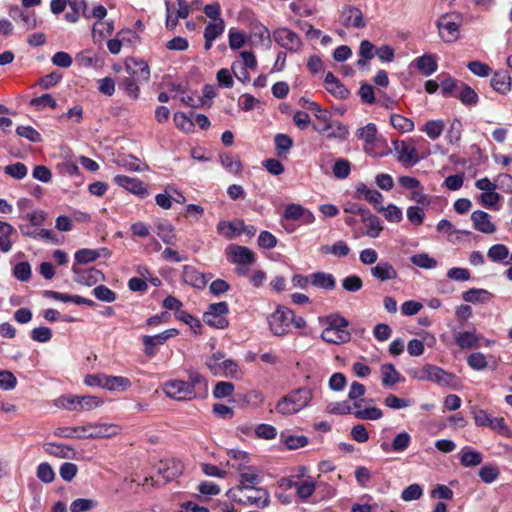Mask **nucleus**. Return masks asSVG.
<instances>
[{"label": "nucleus", "instance_id": "nucleus-1", "mask_svg": "<svg viewBox=\"0 0 512 512\" xmlns=\"http://www.w3.org/2000/svg\"><path fill=\"white\" fill-rule=\"evenodd\" d=\"M312 397L311 389L306 387L298 388L282 397L276 404L275 409L282 415H293L307 407Z\"/></svg>", "mask_w": 512, "mask_h": 512}, {"label": "nucleus", "instance_id": "nucleus-2", "mask_svg": "<svg viewBox=\"0 0 512 512\" xmlns=\"http://www.w3.org/2000/svg\"><path fill=\"white\" fill-rule=\"evenodd\" d=\"M222 352H215L206 359V366L214 376L235 378L239 374L238 364L232 359H224Z\"/></svg>", "mask_w": 512, "mask_h": 512}, {"label": "nucleus", "instance_id": "nucleus-3", "mask_svg": "<svg viewBox=\"0 0 512 512\" xmlns=\"http://www.w3.org/2000/svg\"><path fill=\"white\" fill-rule=\"evenodd\" d=\"M462 19L458 14H444L436 22L439 36L446 43H453L459 38Z\"/></svg>", "mask_w": 512, "mask_h": 512}, {"label": "nucleus", "instance_id": "nucleus-4", "mask_svg": "<svg viewBox=\"0 0 512 512\" xmlns=\"http://www.w3.org/2000/svg\"><path fill=\"white\" fill-rule=\"evenodd\" d=\"M329 325L322 331L323 341L331 344H342L350 340L348 330L349 322H328Z\"/></svg>", "mask_w": 512, "mask_h": 512}, {"label": "nucleus", "instance_id": "nucleus-5", "mask_svg": "<svg viewBox=\"0 0 512 512\" xmlns=\"http://www.w3.org/2000/svg\"><path fill=\"white\" fill-rule=\"evenodd\" d=\"M272 36L279 46L288 51L297 52L302 46L300 37L294 31L286 27L275 29Z\"/></svg>", "mask_w": 512, "mask_h": 512}, {"label": "nucleus", "instance_id": "nucleus-6", "mask_svg": "<svg viewBox=\"0 0 512 512\" xmlns=\"http://www.w3.org/2000/svg\"><path fill=\"white\" fill-rule=\"evenodd\" d=\"M165 393L176 400H191L197 397V391H192L191 384L183 380H173L165 385Z\"/></svg>", "mask_w": 512, "mask_h": 512}, {"label": "nucleus", "instance_id": "nucleus-7", "mask_svg": "<svg viewBox=\"0 0 512 512\" xmlns=\"http://www.w3.org/2000/svg\"><path fill=\"white\" fill-rule=\"evenodd\" d=\"M178 334L179 330L177 329H167L153 336H144L142 342L145 354L149 357L154 356L156 346L163 345L169 338L175 337Z\"/></svg>", "mask_w": 512, "mask_h": 512}, {"label": "nucleus", "instance_id": "nucleus-8", "mask_svg": "<svg viewBox=\"0 0 512 512\" xmlns=\"http://www.w3.org/2000/svg\"><path fill=\"white\" fill-rule=\"evenodd\" d=\"M341 24L346 28H357L361 29L366 26V22L363 17V13L357 7L345 6L340 16Z\"/></svg>", "mask_w": 512, "mask_h": 512}, {"label": "nucleus", "instance_id": "nucleus-9", "mask_svg": "<svg viewBox=\"0 0 512 512\" xmlns=\"http://www.w3.org/2000/svg\"><path fill=\"white\" fill-rule=\"evenodd\" d=\"M183 472V465L175 459L161 461L157 468V473L163 478V484L171 482L179 477Z\"/></svg>", "mask_w": 512, "mask_h": 512}, {"label": "nucleus", "instance_id": "nucleus-10", "mask_svg": "<svg viewBox=\"0 0 512 512\" xmlns=\"http://www.w3.org/2000/svg\"><path fill=\"white\" fill-rule=\"evenodd\" d=\"M114 181L125 190L139 196L140 198H145L149 195V192L144 186V183L137 178L129 177L126 175H117L115 176Z\"/></svg>", "mask_w": 512, "mask_h": 512}, {"label": "nucleus", "instance_id": "nucleus-11", "mask_svg": "<svg viewBox=\"0 0 512 512\" xmlns=\"http://www.w3.org/2000/svg\"><path fill=\"white\" fill-rule=\"evenodd\" d=\"M96 428L92 425L77 427H59L55 429L54 435L62 438H93Z\"/></svg>", "mask_w": 512, "mask_h": 512}, {"label": "nucleus", "instance_id": "nucleus-12", "mask_svg": "<svg viewBox=\"0 0 512 512\" xmlns=\"http://www.w3.org/2000/svg\"><path fill=\"white\" fill-rule=\"evenodd\" d=\"M131 382L128 378L122 376H108L98 374V387L109 391L123 392L129 389Z\"/></svg>", "mask_w": 512, "mask_h": 512}, {"label": "nucleus", "instance_id": "nucleus-13", "mask_svg": "<svg viewBox=\"0 0 512 512\" xmlns=\"http://www.w3.org/2000/svg\"><path fill=\"white\" fill-rule=\"evenodd\" d=\"M59 405L66 409L75 410L80 406L82 410H90L96 405L95 397L93 396H68L62 397L58 400Z\"/></svg>", "mask_w": 512, "mask_h": 512}, {"label": "nucleus", "instance_id": "nucleus-14", "mask_svg": "<svg viewBox=\"0 0 512 512\" xmlns=\"http://www.w3.org/2000/svg\"><path fill=\"white\" fill-rule=\"evenodd\" d=\"M429 381L439 386L456 388L459 380L456 375L443 370L440 367L433 365L430 368Z\"/></svg>", "mask_w": 512, "mask_h": 512}, {"label": "nucleus", "instance_id": "nucleus-15", "mask_svg": "<svg viewBox=\"0 0 512 512\" xmlns=\"http://www.w3.org/2000/svg\"><path fill=\"white\" fill-rule=\"evenodd\" d=\"M354 196L356 199L365 200L373 204L375 208L379 207L383 202V195L379 191L369 188L364 183L356 185Z\"/></svg>", "mask_w": 512, "mask_h": 512}, {"label": "nucleus", "instance_id": "nucleus-16", "mask_svg": "<svg viewBox=\"0 0 512 512\" xmlns=\"http://www.w3.org/2000/svg\"><path fill=\"white\" fill-rule=\"evenodd\" d=\"M325 89L334 97L344 100L350 95V91L341 83L332 72H328L324 79Z\"/></svg>", "mask_w": 512, "mask_h": 512}, {"label": "nucleus", "instance_id": "nucleus-17", "mask_svg": "<svg viewBox=\"0 0 512 512\" xmlns=\"http://www.w3.org/2000/svg\"><path fill=\"white\" fill-rule=\"evenodd\" d=\"M454 341L461 349H472L480 346L481 337L475 331L453 330Z\"/></svg>", "mask_w": 512, "mask_h": 512}, {"label": "nucleus", "instance_id": "nucleus-18", "mask_svg": "<svg viewBox=\"0 0 512 512\" xmlns=\"http://www.w3.org/2000/svg\"><path fill=\"white\" fill-rule=\"evenodd\" d=\"M471 220L475 230L484 233L492 234L495 232L496 227L490 221V215L482 210H476L471 214Z\"/></svg>", "mask_w": 512, "mask_h": 512}, {"label": "nucleus", "instance_id": "nucleus-19", "mask_svg": "<svg viewBox=\"0 0 512 512\" xmlns=\"http://www.w3.org/2000/svg\"><path fill=\"white\" fill-rule=\"evenodd\" d=\"M395 150L398 152V160L404 165L413 166L419 162L416 148L407 145L404 141L396 142Z\"/></svg>", "mask_w": 512, "mask_h": 512}, {"label": "nucleus", "instance_id": "nucleus-20", "mask_svg": "<svg viewBox=\"0 0 512 512\" xmlns=\"http://www.w3.org/2000/svg\"><path fill=\"white\" fill-rule=\"evenodd\" d=\"M229 255L232 261L237 264H252L255 261L254 253L245 246L231 245Z\"/></svg>", "mask_w": 512, "mask_h": 512}, {"label": "nucleus", "instance_id": "nucleus-21", "mask_svg": "<svg viewBox=\"0 0 512 512\" xmlns=\"http://www.w3.org/2000/svg\"><path fill=\"white\" fill-rule=\"evenodd\" d=\"M44 449L48 454L62 459H74L76 455L72 446L61 443H46Z\"/></svg>", "mask_w": 512, "mask_h": 512}, {"label": "nucleus", "instance_id": "nucleus-22", "mask_svg": "<svg viewBox=\"0 0 512 512\" xmlns=\"http://www.w3.org/2000/svg\"><path fill=\"white\" fill-rule=\"evenodd\" d=\"M183 279L185 283L197 289H203L207 284L206 276L189 265L183 268Z\"/></svg>", "mask_w": 512, "mask_h": 512}, {"label": "nucleus", "instance_id": "nucleus-23", "mask_svg": "<svg viewBox=\"0 0 512 512\" xmlns=\"http://www.w3.org/2000/svg\"><path fill=\"white\" fill-rule=\"evenodd\" d=\"M261 478L259 476V471L254 466H249L246 471H242L240 473L239 478V487L243 490H251L256 489V485L259 484Z\"/></svg>", "mask_w": 512, "mask_h": 512}, {"label": "nucleus", "instance_id": "nucleus-24", "mask_svg": "<svg viewBox=\"0 0 512 512\" xmlns=\"http://www.w3.org/2000/svg\"><path fill=\"white\" fill-rule=\"evenodd\" d=\"M491 87L500 94H506L511 90V77L507 71H497L490 81Z\"/></svg>", "mask_w": 512, "mask_h": 512}, {"label": "nucleus", "instance_id": "nucleus-25", "mask_svg": "<svg viewBox=\"0 0 512 512\" xmlns=\"http://www.w3.org/2000/svg\"><path fill=\"white\" fill-rule=\"evenodd\" d=\"M371 274L381 282L397 278V271L389 262H379L376 266L371 268Z\"/></svg>", "mask_w": 512, "mask_h": 512}, {"label": "nucleus", "instance_id": "nucleus-26", "mask_svg": "<svg viewBox=\"0 0 512 512\" xmlns=\"http://www.w3.org/2000/svg\"><path fill=\"white\" fill-rule=\"evenodd\" d=\"M163 307L174 312L175 320H194L193 317L182 309L183 304L175 297L168 296L163 301Z\"/></svg>", "mask_w": 512, "mask_h": 512}, {"label": "nucleus", "instance_id": "nucleus-27", "mask_svg": "<svg viewBox=\"0 0 512 512\" xmlns=\"http://www.w3.org/2000/svg\"><path fill=\"white\" fill-rule=\"evenodd\" d=\"M259 495L258 496H246L245 498H239L238 502L243 505L257 506L259 508H265L270 504V495L267 490L262 488L254 489Z\"/></svg>", "mask_w": 512, "mask_h": 512}, {"label": "nucleus", "instance_id": "nucleus-28", "mask_svg": "<svg viewBox=\"0 0 512 512\" xmlns=\"http://www.w3.org/2000/svg\"><path fill=\"white\" fill-rule=\"evenodd\" d=\"M72 271L75 274V280L83 285L93 286L96 284V270L94 268H84L73 265Z\"/></svg>", "mask_w": 512, "mask_h": 512}, {"label": "nucleus", "instance_id": "nucleus-29", "mask_svg": "<svg viewBox=\"0 0 512 512\" xmlns=\"http://www.w3.org/2000/svg\"><path fill=\"white\" fill-rule=\"evenodd\" d=\"M157 236L167 245H175L176 233L174 227L167 221H159L156 223Z\"/></svg>", "mask_w": 512, "mask_h": 512}, {"label": "nucleus", "instance_id": "nucleus-30", "mask_svg": "<svg viewBox=\"0 0 512 512\" xmlns=\"http://www.w3.org/2000/svg\"><path fill=\"white\" fill-rule=\"evenodd\" d=\"M410 442L411 436L407 432H401L394 437L390 446L386 443H382L381 448L386 452L390 450L394 452H403L409 447Z\"/></svg>", "mask_w": 512, "mask_h": 512}, {"label": "nucleus", "instance_id": "nucleus-31", "mask_svg": "<svg viewBox=\"0 0 512 512\" xmlns=\"http://www.w3.org/2000/svg\"><path fill=\"white\" fill-rule=\"evenodd\" d=\"M134 67L130 64L126 65L128 71H130V76L135 78L137 81H148L150 78V69L148 64L142 60H132Z\"/></svg>", "mask_w": 512, "mask_h": 512}, {"label": "nucleus", "instance_id": "nucleus-32", "mask_svg": "<svg viewBox=\"0 0 512 512\" xmlns=\"http://www.w3.org/2000/svg\"><path fill=\"white\" fill-rule=\"evenodd\" d=\"M423 75L430 76L437 70V62L432 55H423L412 62Z\"/></svg>", "mask_w": 512, "mask_h": 512}, {"label": "nucleus", "instance_id": "nucleus-33", "mask_svg": "<svg viewBox=\"0 0 512 512\" xmlns=\"http://www.w3.org/2000/svg\"><path fill=\"white\" fill-rule=\"evenodd\" d=\"M364 225L367 227L366 235L371 238H376L379 236L383 227L381 226L380 219L372 214L369 210L363 215L361 218Z\"/></svg>", "mask_w": 512, "mask_h": 512}, {"label": "nucleus", "instance_id": "nucleus-34", "mask_svg": "<svg viewBox=\"0 0 512 512\" xmlns=\"http://www.w3.org/2000/svg\"><path fill=\"white\" fill-rule=\"evenodd\" d=\"M311 285L317 288L332 290L335 288L336 280L330 273L316 272L311 274Z\"/></svg>", "mask_w": 512, "mask_h": 512}, {"label": "nucleus", "instance_id": "nucleus-35", "mask_svg": "<svg viewBox=\"0 0 512 512\" xmlns=\"http://www.w3.org/2000/svg\"><path fill=\"white\" fill-rule=\"evenodd\" d=\"M382 385L391 387L400 382V373L395 369L393 364H384L381 366Z\"/></svg>", "mask_w": 512, "mask_h": 512}, {"label": "nucleus", "instance_id": "nucleus-36", "mask_svg": "<svg viewBox=\"0 0 512 512\" xmlns=\"http://www.w3.org/2000/svg\"><path fill=\"white\" fill-rule=\"evenodd\" d=\"M44 294L48 298H52V299H55V300H61L63 302H73L75 304H87V305H93L94 304L92 300L83 298V297L78 296V295L72 296V295H69V294H66V293H60V292L50 291V290L45 291Z\"/></svg>", "mask_w": 512, "mask_h": 512}, {"label": "nucleus", "instance_id": "nucleus-37", "mask_svg": "<svg viewBox=\"0 0 512 512\" xmlns=\"http://www.w3.org/2000/svg\"><path fill=\"white\" fill-rule=\"evenodd\" d=\"M75 63L79 68L90 69L95 66L96 52L93 49H85L75 57Z\"/></svg>", "mask_w": 512, "mask_h": 512}, {"label": "nucleus", "instance_id": "nucleus-38", "mask_svg": "<svg viewBox=\"0 0 512 512\" xmlns=\"http://www.w3.org/2000/svg\"><path fill=\"white\" fill-rule=\"evenodd\" d=\"M270 331L275 336H284L289 333L291 324L295 325L297 329H304L306 322H268Z\"/></svg>", "mask_w": 512, "mask_h": 512}, {"label": "nucleus", "instance_id": "nucleus-39", "mask_svg": "<svg viewBox=\"0 0 512 512\" xmlns=\"http://www.w3.org/2000/svg\"><path fill=\"white\" fill-rule=\"evenodd\" d=\"M320 251L323 254H332L337 257H346L350 253L349 246L344 241H337L333 245H322Z\"/></svg>", "mask_w": 512, "mask_h": 512}, {"label": "nucleus", "instance_id": "nucleus-40", "mask_svg": "<svg viewBox=\"0 0 512 512\" xmlns=\"http://www.w3.org/2000/svg\"><path fill=\"white\" fill-rule=\"evenodd\" d=\"M391 125L402 133L412 132L414 130V122L400 114H392L390 116Z\"/></svg>", "mask_w": 512, "mask_h": 512}, {"label": "nucleus", "instance_id": "nucleus-41", "mask_svg": "<svg viewBox=\"0 0 512 512\" xmlns=\"http://www.w3.org/2000/svg\"><path fill=\"white\" fill-rule=\"evenodd\" d=\"M457 97L464 105L469 106L476 105L479 100L477 93L465 83H461Z\"/></svg>", "mask_w": 512, "mask_h": 512}, {"label": "nucleus", "instance_id": "nucleus-42", "mask_svg": "<svg viewBox=\"0 0 512 512\" xmlns=\"http://www.w3.org/2000/svg\"><path fill=\"white\" fill-rule=\"evenodd\" d=\"M463 300L471 303L486 302L491 298V293L485 289H469L463 293Z\"/></svg>", "mask_w": 512, "mask_h": 512}, {"label": "nucleus", "instance_id": "nucleus-43", "mask_svg": "<svg viewBox=\"0 0 512 512\" xmlns=\"http://www.w3.org/2000/svg\"><path fill=\"white\" fill-rule=\"evenodd\" d=\"M280 437L289 450L302 448L308 444V438L303 435H286L282 432Z\"/></svg>", "mask_w": 512, "mask_h": 512}, {"label": "nucleus", "instance_id": "nucleus-44", "mask_svg": "<svg viewBox=\"0 0 512 512\" xmlns=\"http://www.w3.org/2000/svg\"><path fill=\"white\" fill-rule=\"evenodd\" d=\"M274 143L279 157L286 156L293 146V140L286 134L279 133L274 138Z\"/></svg>", "mask_w": 512, "mask_h": 512}, {"label": "nucleus", "instance_id": "nucleus-45", "mask_svg": "<svg viewBox=\"0 0 512 512\" xmlns=\"http://www.w3.org/2000/svg\"><path fill=\"white\" fill-rule=\"evenodd\" d=\"M378 212H383L384 217L389 222L398 223L402 220L403 214L399 207L394 204H389L387 207L382 206L376 207Z\"/></svg>", "mask_w": 512, "mask_h": 512}, {"label": "nucleus", "instance_id": "nucleus-46", "mask_svg": "<svg viewBox=\"0 0 512 512\" xmlns=\"http://www.w3.org/2000/svg\"><path fill=\"white\" fill-rule=\"evenodd\" d=\"M288 486L296 487L298 496L304 500L308 499L315 491V484L311 481H289Z\"/></svg>", "mask_w": 512, "mask_h": 512}, {"label": "nucleus", "instance_id": "nucleus-47", "mask_svg": "<svg viewBox=\"0 0 512 512\" xmlns=\"http://www.w3.org/2000/svg\"><path fill=\"white\" fill-rule=\"evenodd\" d=\"M357 136L366 144H374L377 138V127L374 123H369L357 130Z\"/></svg>", "mask_w": 512, "mask_h": 512}, {"label": "nucleus", "instance_id": "nucleus-48", "mask_svg": "<svg viewBox=\"0 0 512 512\" xmlns=\"http://www.w3.org/2000/svg\"><path fill=\"white\" fill-rule=\"evenodd\" d=\"M444 127L445 124L442 120H430L426 122L422 131H424L430 139L435 140L440 137Z\"/></svg>", "mask_w": 512, "mask_h": 512}, {"label": "nucleus", "instance_id": "nucleus-49", "mask_svg": "<svg viewBox=\"0 0 512 512\" xmlns=\"http://www.w3.org/2000/svg\"><path fill=\"white\" fill-rule=\"evenodd\" d=\"M354 416L360 420H378L382 418L383 412L377 407H368L365 409L356 408Z\"/></svg>", "mask_w": 512, "mask_h": 512}, {"label": "nucleus", "instance_id": "nucleus-50", "mask_svg": "<svg viewBox=\"0 0 512 512\" xmlns=\"http://www.w3.org/2000/svg\"><path fill=\"white\" fill-rule=\"evenodd\" d=\"M410 261L415 266L424 269H433L437 266V260L430 257L427 253H420L411 256Z\"/></svg>", "mask_w": 512, "mask_h": 512}, {"label": "nucleus", "instance_id": "nucleus-51", "mask_svg": "<svg viewBox=\"0 0 512 512\" xmlns=\"http://www.w3.org/2000/svg\"><path fill=\"white\" fill-rule=\"evenodd\" d=\"M482 462V454L475 450H466L460 457V463L464 467H474Z\"/></svg>", "mask_w": 512, "mask_h": 512}, {"label": "nucleus", "instance_id": "nucleus-52", "mask_svg": "<svg viewBox=\"0 0 512 512\" xmlns=\"http://www.w3.org/2000/svg\"><path fill=\"white\" fill-rule=\"evenodd\" d=\"M225 30V21L224 19H218L213 23H208L204 30V37H208L209 39H216L223 34Z\"/></svg>", "mask_w": 512, "mask_h": 512}, {"label": "nucleus", "instance_id": "nucleus-53", "mask_svg": "<svg viewBox=\"0 0 512 512\" xmlns=\"http://www.w3.org/2000/svg\"><path fill=\"white\" fill-rule=\"evenodd\" d=\"M509 255V250L504 244H495L488 249L487 256L493 262H501Z\"/></svg>", "mask_w": 512, "mask_h": 512}, {"label": "nucleus", "instance_id": "nucleus-54", "mask_svg": "<svg viewBox=\"0 0 512 512\" xmlns=\"http://www.w3.org/2000/svg\"><path fill=\"white\" fill-rule=\"evenodd\" d=\"M220 161L230 173L238 174L241 172L242 165L238 158H234L229 154H221Z\"/></svg>", "mask_w": 512, "mask_h": 512}, {"label": "nucleus", "instance_id": "nucleus-55", "mask_svg": "<svg viewBox=\"0 0 512 512\" xmlns=\"http://www.w3.org/2000/svg\"><path fill=\"white\" fill-rule=\"evenodd\" d=\"M13 276L22 282L31 278V266L27 261L17 263L13 268Z\"/></svg>", "mask_w": 512, "mask_h": 512}, {"label": "nucleus", "instance_id": "nucleus-56", "mask_svg": "<svg viewBox=\"0 0 512 512\" xmlns=\"http://www.w3.org/2000/svg\"><path fill=\"white\" fill-rule=\"evenodd\" d=\"M4 172L12 178L21 180L26 177L28 170L25 164L17 162L11 165H7L4 168Z\"/></svg>", "mask_w": 512, "mask_h": 512}, {"label": "nucleus", "instance_id": "nucleus-57", "mask_svg": "<svg viewBox=\"0 0 512 512\" xmlns=\"http://www.w3.org/2000/svg\"><path fill=\"white\" fill-rule=\"evenodd\" d=\"M234 392V384L231 382L220 381L217 382L213 389V397L216 399H222L232 395Z\"/></svg>", "mask_w": 512, "mask_h": 512}, {"label": "nucleus", "instance_id": "nucleus-58", "mask_svg": "<svg viewBox=\"0 0 512 512\" xmlns=\"http://www.w3.org/2000/svg\"><path fill=\"white\" fill-rule=\"evenodd\" d=\"M96 260V250L80 249L75 253V263L73 265H86Z\"/></svg>", "mask_w": 512, "mask_h": 512}, {"label": "nucleus", "instance_id": "nucleus-59", "mask_svg": "<svg viewBox=\"0 0 512 512\" xmlns=\"http://www.w3.org/2000/svg\"><path fill=\"white\" fill-rule=\"evenodd\" d=\"M121 427L113 423H98V439L111 438L118 435Z\"/></svg>", "mask_w": 512, "mask_h": 512}, {"label": "nucleus", "instance_id": "nucleus-60", "mask_svg": "<svg viewBox=\"0 0 512 512\" xmlns=\"http://www.w3.org/2000/svg\"><path fill=\"white\" fill-rule=\"evenodd\" d=\"M175 125L183 132H191L194 128V121L182 112L174 114Z\"/></svg>", "mask_w": 512, "mask_h": 512}, {"label": "nucleus", "instance_id": "nucleus-61", "mask_svg": "<svg viewBox=\"0 0 512 512\" xmlns=\"http://www.w3.org/2000/svg\"><path fill=\"white\" fill-rule=\"evenodd\" d=\"M351 171L350 162L346 159H337L333 166V174L338 179H345Z\"/></svg>", "mask_w": 512, "mask_h": 512}, {"label": "nucleus", "instance_id": "nucleus-62", "mask_svg": "<svg viewBox=\"0 0 512 512\" xmlns=\"http://www.w3.org/2000/svg\"><path fill=\"white\" fill-rule=\"evenodd\" d=\"M479 477L484 483L490 484L499 477V470L496 466L486 465L480 468Z\"/></svg>", "mask_w": 512, "mask_h": 512}, {"label": "nucleus", "instance_id": "nucleus-63", "mask_svg": "<svg viewBox=\"0 0 512 512\" xmlns=\"http://www.w3.org/2000/svg\"><path fill=\"white\" fill-rule=\"evenodd\" d=\"M61 79H62V73H60L58 71H54V72H51L50 74H47V75L41 77L38 80V85L42 89L47 90V89H50V88L56 86Z\"/></svg>", "mask_w": 512, "mask_h": 512}, {"label": "nucleus", "instance_id": "nucleus-64", "mask_svg": "<svg viewBox=\"0 0 512 512\" xmlns=\"http://www.w3.org/2000/svg\"><path fill=\"white\" fill-rule=\"evenodd\" d=\"M95 505L94 500L78 498L70 504V512H86L91 510Z\"/></svg>", "mask_w": 512, "mask_h": 512}]
</instances>
